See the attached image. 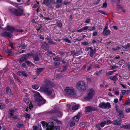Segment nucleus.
Wrapping results in <instances>:
<instances>
[{"mask_svg":"<svg viewBox=\"0 0 130 130\" xmlns=\"http://www.w3.org/2000/svg\"><path fill=\"white\" fill-rule=\"evenodd\" d=\"M90 21V19L89 18H87L86 21H85V22L86 23H88Z\"/></svg>","mask_w":130,"mask_h":130,"instance_id":"60","label":"nucleus"},{"mask_svg":"<svg viewBox=\"0 0 130 130\" xmlns=\"http://www.w3.org/2000/svg\"><path fill=\"white\" fill-rule=\"evenodd\" d=\"M73 103H71V104H69L67 105V106L68 107V108L69 109H71L72 108V107L73 106Z\"/></svg>","mask_w":130,"mask_h":130,"instance_id":"36","label":"nucleus"},{"mask_svg":"<svg viewBox=\"0 0 130 130\" xmlns=\"http://www.w3.org/2000/svg\"><path fill=\"white\" fill-rule=\"evenodd\" d=\"M6 92L7 93L8 95H10L11 94V91L10 88L9 87H7L6 88Z\"/></svg>","mask_w":130,"mask_h":130,"instance_id":"21","label":"nucleus"},{"mask_svg":"<svg viewBox=\"0 0 130 130\" xmlns=\"http://www.w3.org/2000/svg\"><path fill=\"white\" fill-rule=\"evenodd\" d=\"M71 122L70 123V126L71 127H73L75 125V122L73 120H71Z\"/></svg>","mask_w":130,"mask_h":130,"instance_id":"35","label":"nucleus"},{"mask_svg":"<svg viewBox=\"0 0 130 130\" xmlns=\"http://www.w3.org/2000/svg\"><path fill=\"white\" fill-rule=\"evenodd\" d=\"M34 54L32 53H28L26 55H27L28 58H29V57L30 56H32V57H33V55Z\"/></svg>","mask_w":130,"mask_h":130,"instance_id":"56","label":"nucleus"},{"mask_svg":"<svg viewBox=\"0 0 130 130\" xmlns=\"http://www.w3.org/2000/svg\"><path fill=\"white\" fill-rule=\"evenodd\" d=\"M60 127L59 126H55V127L54 128V130H59Z\"/></svg>","mask_w":130,"mask_h":130,"instance_id":"57","label":"nucleus"},{"mask_svg":"<svg viewBox=\"0 0 130 130\" xmlns=\"http://www.w3.org/2000/svg\"><path fill=\"white\" fill-rule=\"evenodd\" d=\"M62 0H57L56 3H62Z\"/></svg>","mask_w":130,"mask_h":130,"instance_id":"58","label":"nucleus"},{"mask_svg":"<svg viewBox=\"0 0 130 130\" xmlns=\"http://www.w3.org/2000/svg\"><path fill=\"white\" fill-rule=\"evenodd\" d=\"M54 60L55 61H59L60 60V57L58 56L55 57L54 58H53Z\"/></svg>","mask_w":130,"mask_h":130,"instance_id":"31","label":"nucleus"},{"mask_svg":"<svg viewBox=\"0 0 130 130\" xmlns=\"http://www.w3.org/2000/svg\"><path fill=\"white\" fill-rule=\"evenodd\" d=\"M120 48L119 46H117L116 47H113L112 48V50L113 51H117L120 49Z\"/></svg>","mask_w":130,"mask_h":130,"instance_id":"41","label":"nucleus"},{"mask_svg":"<svg viewBox=\"0 0 130 130\" xmlns=\"http://www.w3.org/2000/svg\"><path fill=\"white\" fill-rule=\"evenodd\" d=\"M86 65H84L81 68V70H84L86 68Z\"/></svg>","mask_w":130,"mask_h":130,"instance_id":"64","label":"nucleus"},{"mask_svg":"<svg viewBox=\"0 0 130 130\" xmlns=\"http://www.w3.org/2000/svg\"><path fill=\"white\" fill-rule=\"evenodd\" d=\"M13 76L14 79L17 80L18 82H20V80L19 79L18 77L15 74H13Z\"/></svg>","mask_w":130,"mask_h":130,"instance_id":"33","label":"nucleus"},{"mask_svg":"<svg viewBox=\"0 0 130 130\" xmlns=\"http://www.w3.org/2000/svg\"><path fill=\"white\" fill-rule=\"evenodd\" d=\"M82 28L83 30H86L88 29V27L87 26H86L83 27Z\"/></svg>","mask_w":130,"mask_h":130,"instance_id":"63","label":"nucleus"},{"mask_svg":"<svg viewBox=\"0 0 130 130\" xmlns=\"http://www.w3.org/2000/svg\"><path fill=\"white\" fill-rule=\"evenodd\" d=\"M96 129L97 130H101V128L100 127L99 124H97L96 125Z\"/></svg>","mask_w":130,"mask_h":130,"instance_id":"47","label":"nucleus"},{"mask_svg":"<svg viewBox=\"0 0 130 130\" xmlns=\"http://www.w3.org/2000/svg\"><path fill=\"white\" fill-rule=\"evenodd\" d=\"M118 75V74H117L113 76H111L109 78L114 81H116L118 79V78H117V77Z\"/></svg>","mask_w":130,"mask_h":130,"instance_id":"17","label":"nucleus"},{"mask_svg":"<svg viewBox=\"0 0 130 130\" xmlns=\"http://www.w3.org/2000/svg\"><path fill=\"white\" fill-rule=\"evenodd\" d=\"M95 94V91L92 89H89L87 92V94L85 97L86 100H89L91 99Z\"/></svg>","mask_w":130,"mask_h":130,"instance_id":"6","label":"nucleus"},{"mask_svg":"<svg viewBox=\"0 0 130 130\" xmlns=\"http://www.w3.org/2000/svg\"><path fill=\"white\" fill-rule=\"evenodd\" d=\"M104 107V109H108L109 108H111V105L109 103L107 102L106 103H105Z\"/></svg>","mask_w":130,"mask_h":130,"instance_id":"18","label":"nucleus"},{"mask_svg":"<svg viewBox=\"0 0 130 130\" xmlns=\"http://www.w3.org/2000/svg\"><path fill=\"white\" fill-rule=\"evenodd\" d=\"M97 110L96 107H95L88 106L85 107V112H89L92 111H95Z\"/></svg>","mask_w":130,"mask_h":130,"instance_id":"8","label":"nucleus"},{"mask_svg":"<svg viewBox=\"0 0 130 130\" xmlns=\"http://www.w3.org/2000/svg\"><path fill=\"white\" fill-rule=\"evenodd\" d=\"M32 88L35 90H37L39 88V86L36 85H33L32 86Z\"/></svg>","mask_w":130,"mask_h":130,"instance_id":"34","label":"nucleus"},{"mask_svg":"<svg viewBox=\"0 0 130 130\" xmlns=\"http://www.w3.org/2000/svg\"><path fill=\"white\" fill-rule=\"evenodd\" d=\"M15 29V28L12 26H7V30L10 31L11 33L13 32Z\"/></svg>","mask_w":130,"mask_h":130,"instance_id":"16","label":"nucleus"},{"mask_svg":"<svg viewBox=\"0 0 130 130\" xmlns=\"http://www.w3.org/2000/svg\"><path fill=\"white\" fill-rule=\"evenodd\" d=\"M40 90L41 91L46 93L48 95H50L52 93V95L50 96L51 99L55 97V93H52V90L50 88L48 84L43 85Z\"/></svg>","mask_w":130,"mask_h":130,"instance_id":"1","label":"nucleus"},{"mask_svg":"<svg viewBox=\"0 0 130 130\" xmlns=\"http://www.w3.org/2000/svg\"><path fill=\"white\" fill-rule=\"evenodd\" d=\"M89 48L90 50V55L91 57H92L95 52L96 50L95 48L93 49L92 47H89Z\"/></svg>","mask_w":130,"mask_h":130,"instance_id":"14","label":"nucleus"},{"mask_svg":"<svg viewBox=\"0 0 130 130\" xmlns=\"http://www.w3.org/2000/svg\"><path fill=\"white\" fill-rule=\"evenodd\" d=\"M105 103L104 102H101L99 105V106L102 108H105Z\"/></svg>","mask_w":130,"mask_h":130,"instance_id":"23","label":"nucleus"},{"mask_svg":"<svg viewBox=\"0 0 130 130\" xmlns=\"http://www.w3.org/2000/svg\"><path fill=\"white\" fill-rule=\"evenodd\" d=\"M22 57L25 61L27 60L28 58V56L26 55H23Z\"/></svg>","mask_w":130,"mask_h":130,"instance_id":"40","label":"nucleus"},{"mask_svg":"<svg viewBox=\"0 0 130 130\" xmlns=\"http://www.w3.org/2000/svg\"><path fill=\"white\" fill-rule=\"evenodd\" d=\"M57 110L56 108H54L52 110L45 111V114H48L50 115H52L55 114H56Z\"/></svg>","mask_w":130,"mask_h":130,"instance_id":"12","label":"nucleus"},{"mask_svg":"<svg viewBox=\"0 0 130 130\" xmlns=\"http://www.w3.org/2000/svg\"><path fill=\"white\" fill-rule=\"evenodd\" d=\"M120 127L121 128H123L125 129H130V124L122 125Z\"/></svg>","mask_w":130,"mask_h":130,"instance_id":"19","label":"nucleus"},{"mask_svg":"<svg viewBox=\"0 0 130 130\" xmlns=\"http://www.w3.org/2000/svg\"><path fill=\"white\" fill-rule=\"evenodd\" d=\"M110 31L108 30H103V34L106 36L109 35H110Z\"/></svg>","mask_w":130,"mask_h":130,"instance_id":"20","label":"nucleus"},{"mask_svg":"<svg viewBox=\"0 0 130 130\" xmlns=\"http://www.w3.org/2000/svg\"><path fill=\"white\" fill-rule=\"evenodd\" d=\"M52 0H44L43 4L47 6H48L49 8H51L52 7L51 6H50V4L52 2Z\"/></svg>","mask_w":130,"mask_h":130,"instance_id":"10","label":"nucleus"},{"mask_svg":"<svg viewBox=\"0 0 130 130\" xmlns=\"http://www.w3.org/2000/svg\"><path fill=\"white\" fill-rule=\"evenodd\" d=\"M40 55L37 54H34L32 57L34 61H39L40 60Z\"/></svg>","mask_w":130,"mask_h":130,"instance_id":"11","label":"nucleus"},{"mask_svg":"<svg viewBox=\"0 0 130 130\" xmlns=\"http://www.w3.org/2000/svg\"><path fill=\"white\" fill-rule=\"evenodd\" d=\"M60 64V62L59 61H55L54 62V64L55 66L59 65Z\"/></svg>","mask_w":130,"mask_h":130,"instance_id":"48","label":"nucleus"},{"mask_svg":"<svg viewBox=\"0 0 130 130\" xmlns=\"http://www.w3.org/2000/svg\"><path fill=\"white\" fill-rule=\"evenodd\" d=\"M56 115L59 117H61L62 116V114L61 112L57 110Z\"/></svg>","mask_w":130,"mask_h":130,"instance_id":"29","label":"nucleus"},{"mask_svg":"<svg viewBox=\"0 0 130 130\" xmlns=\"http://www.w3.org/2000/svg\"><path fill=\"white\" fill-rule=\"evenodd\" d=\"M47 40H48V43L49 44H55L56 43L52 41V40L50 38H46Z\"/></svg>","mask_w":130,"mask_h":130,"instance_id":"28","label":"nucleus"},{"mask_svg":"<svg viewBox=\"0 0 130 130\" xmlns=\"http://www.w3.org/2000/svg\"><path fill=\"white\" fill-rule=\"evenodd\" d=\"M1 36L6 37H8L11 38L13 36L12 35L11 33L5 31L1 33Z\"/></svg>","mask_w":130,"mask_h":130,"instance_id":"9","label":"nucleus"},{"mask_svg":"<svg viewBox=\"0 0 130 130\" xmlns=\"http://www.w3.org/2000/svg\"><path fill=\"white\" fill-rule=\"evenodd\" d=\"M17 126L19 128H20L21 127H24V126L23 124H18L17 125Z\"/></svg>","mask_w":130,"mask_h":130,"instance_id":"42","label":"nucleus"},{"mask_svg":"<svg viewBox=\"0 0 130 130\" xmlns=\"http://www.w3.org/2000/svg\"><path fill=\"white\" fill-rule=\"evenodd\" d=\"M113 73L112 71H109L106 73V75L108 76L109 75H111Z\"/></svg>","mask_w":130,"mask_h":130,"instance_id":"46","label":"nucleus"},{"mask_svg":"<svg viewBox=\"0 0 130 130\" xmlns=\"http://www.w3.org/2000/svg\"><path fill=\"white\" fill-rule=\"evenodd\" d=\"M5 51L6 52L9 54H11L12 52V51L9 50L8 49L6 50Z\"/></svg>","mask_w":130,"mask_h":130,"instance_id":"53","label":"nucleus"},{"mask_svg":"<svg viewBox=\"0 0 130 130\" xmlns=\"http://www.w3.org/2000/svg\"><path fill=\"white\" fill-rule=\"evenodd\" d=\"M119 116L121 118H123L124 117V116L123 114V111H119Z\"/></svg>","mask_w":130,"mask_h":130,"instance_id":"24","label":"nucleus"},{"mask_svg":"<svg viewBox=\"0 0 130 130\" xmlns=\"http://www.w3.org/2000/svg\"><path fill=\"white\" fill-rule=\"evenodd\" d=\"M26 63H27V64L29 66H33L34 65L33 64H32V62L29 61H26Z\"/></svg>","mask_w":130,"mask_h":130,"instance_id":"39","label":"nucleus"},{"mask_svg":"<svg viewBox=\"0 0 130 130\" xmlns=\"http://www.w3.org/2000/svg\"><path fill=\"white\" fill-rule=\"evenodd\" d=\"M105 124L108 125L111 123V122L110 120H107L106 121H104Z\"/></svg>","mask_w":130,"mask_h":130,"instance_id":"37","label":"nucleus"},{"mask_svg":"<svg viewBox=\"0 0 130 130\" xmlns=\"http://www.w3.org/2000/svg\"><path fill=\"white\" fill-rule=\"evenodd\" d=\"M18 75L20 76H21L22 75H23L25 77L27 76V74L23 71H20L18 72L17 73Z\"/></svg>","mask_w":130,"mask_h":130,"instance_id":"13","label":"nucleus"},{"mask_svg":"<svg viewBox=\"0 0 130 130\" xmlns=\"http://www.w3.org/2000/svg\"><path fill=\"white\" fill-rule=\"evenodd\" d=\"M79 120V119L77 117L75 116L71 119V120H73L75 122H78Z\"/></svg>","mask_w":130,"mask_h":130,"instance_id":"26","label":"nucleus"},{"mask_svg":"<svg viewBox=\"0 0 130 130\" xmlns=\"http://www.w3.org/2000/svg\"><path fill=\"white\" fill-rule=\"evenodd\" d=\"M5 105L3 104L0 103V108L1 109H3L5 108Z\"/></svg>","mask_w":130,"mask_h":130,"instance_id":"50","label":"nucleus"},{"mask_svg":"<svg viewBox=\"0 0 130 130\" xmlns=\"http://www.w3.org/2000/svg\"><path fill=\"white\" fill-rule=\"evenodd\" d=\"M88 30L89 31H94L95 30V28L94 26L93 27L89 26L88 27Z\"/></svg>","mask_w":130,"mask_h":130,"instance_id":"27","label":"nucleus"},{"mask_svg":"<svg viewBox=\"0 0 130 130\" xmlns=\"http://www.w3.org/2000/svg\"><path fill=\"white\" fill-rule=\"evenodd\" d=\"M24 101L27 104L28 103L29 101V100L27 98H25L24 100Z\"/></svg>","mask_w":130,"mask_h":130,"instance_id":"45","label":"nucleus"},{"mask_svg":"<svg viewBox=\"0 0 130 130\" xmlns=\"http://www.w3.org/2000/svg\"><path fill=\"white\" fill-rule=\"evenodd\" d=\"M98 11L100 13L104 14H106V13L105 12L103 11L102 10H100Z\"/></svg>","mask_w":130,"mask_h":130,"instance_id":"59","label":"nucleus"},{"mask_svg":"<svg viewBox=\"0 0 130 130\" xmlns=\"http://www.w3.org/2000/svg\"><path fill=\"white\" fill-rule=\"evenodd\" d=\"M64 40L65 42L69 43H71V41L68 38H65L64 39Z\"/></svg>","mask_w":130,"mask_h":130,"instance_id":"49","label":"nucleus"},{"mask_svg":"<svg viewBox=\"0 0 130 130\" xmlns=\"http://www.w3.org/2000/svg\"><path fill=\"white\" fill-rule=\"evenodd\" d=\"M76 87L78 90L83 91L86 90V85L84 82L81 81L77 84Z\"/></svg>","mask_w":130,"mask_h":130,"instance_id":"5","label":"nucleus"},{"mask_svg":"<svg viewBox=\"0 0 130 130\" xmlns=\"http://www.w3.org/2000/svg\"><path fill=\"white\" fill-rule=\"evenodd\" d=\"M9 10L12 14L17 16H21L23 15V10L20 8H19L18 9H16L10 7Z\"/></svg>","mask_w":130,"mask_h":130,"instance_id":"3","label":"nucleus"},{"mask_svg":"<svg viewBox=\"0 0 130 130\" xmlns=\"http://www.w3.org/2000/svg\"><path fill=\"white\" fill-rule=\"evenodd\" d=\"M41 123L43 126H46V130H53L54 127V123L53 122L51 123V125H49L47 123L46 124L45 122L44 121H41Z\"/></svg>","mask_w":130,"mask_h":130,"instance_id":"7","label":"nucleus"},{"mask_svg":"<svg viewBox=\"0 0 130 130\" xmlns=\"http://www.w3.org/2000/svg\"><path fill=\"white\" fill-rule=\"evenodd\" d=\"M98 35V33L96 31H95L93 32L92 34V36H95Z\"/></svg>","mask_w":130,"mask_h":130,"instance_id":"61","label":"nucleus"},{"mask_svg":"<svg viewBox=\"0 0 130 130\" xmlns=\"http://www.w3.org/2000/svg\"><path fill=\"white\" fill-rule=\"evenodd\" d=\"M18 60L19 61L20 63H21L25 60L22 58V57L18 59Z\"/></svg>","mask_w":130,"mask_h":130,"instance_id":"38","label":"nucleus"},{"mask_svg":"<svg viewBox=\"0 0 130 130\" xmlns=\"http://www.w3.org/2000/svg\"><path fill=\"white\" fill-rule=\"evenodd\" d=\"M74 103H73L72 109L73 110L75 111L78 109V106L74 105Z\"/></svg>","mask_w":130,"mask_h":130,"instance_id":"25","label":"nucleus"},{"mask_svg":"<svg viewBox=\"0 0 130 130\" xmlns=\"http://www.w3.org/2000/svg\"><path fill=\"white\" fill-rule=\"evenodd\" d=\"M64 91L66 95L71 97H74L76 95L75 92L72 87H66L64 89Z\"/></svg>","mask_w":130,"mask_h":130,"instance_id":"4","label":"nucleus"},{"mask_svg":"<svg viewBox=\"0 0 130 130\" xmlns=\"http://www.w3.org/2000/svg\"><path fill=\"white\" fill-rule=\"evenodd\" d=\"M34 96L35 98V103L37 105L40 106L45 103V100L42 98L39 92H35L34 93Z\"/></svg>","mask_w":130,"mask_h":130,"instance_id":"2","label":"nucleus"},{"mask_svg":"<svg viewBox=\"0 0 130 130\" xmlns=\"http://www.w3.org/2000/svg\"><path fill=\"white\" fill-rule=\"evenodd\" d=\"M105 124L104 121L102 122L100 124V125L102 127H103Z\"/></svg>","mask_w":130,"mask_h":130,"instance_id":"43","label":"nucleus"},{"mask_svg":"<svg viewBox=\"0 0 130 130\" xmlns=\"http://www.w3.org/2000/svg\"><path fill=\"white\" fill-rule=\"evenodd\" d=\"M88 44V43L86 42H84L82 44L83 45H86Z\"/></svg>","mask_w":130,"mask_h":130,"instance_id":"54","label":"nucleus"},{"mask_svg":"<svg viewBox=\"0 0 130 130\" xmlns=\"http://www.w3.org/2000/svg\"><path fill=\"white\" fill-rule=\"evenodd\" d=\"M56 25L57 26L59 27H62V23L60 22L59 21H57L56 22Z\"/></svg>","mask_w":130,"mask_h":130,"instance_id":"30","label":"nucleus"},{"mask_svg":"<svg viewBox=\"0 0 130 130\" xmlns=\"http://www.w3.org/2000/svg\"><path fill=\"white\" fill-rule=\"evenodd\" d=\"M107 6V4L106 3H104L103 5V6L105 8H106Z\"/></svg>","mask_w":130,"mask_h":130,"instance_id":"62","label":"nucleus"},{"mask_svg":"<svg viewBox=\"0 0 130 130\" xmlns=\"http://www.w3.org/2000/svg\"><path fill=\"white\" fill-rule=\"evenodd\" d=\"M82 115V113L80 112H79L78 113V114L76 116L77 117H78L79 119L80 117Z\"/></svg>","mask_w":130,"mask_h":130,"instance_id":"55","label":"nucleus"},{"mask_svg":"<svg viewBox=\"0 0 130 130\" xmlns=\"http://www.w3.org/2000/svg\"><path fill=\"white\" fill-rule=\"evenodd\" d=\"M43 69L42 68H39L36 71V73L37 74H39L43 70Z\"/></svg>","mask_w":130,"mask_h":130,"instance_id":"32","label":"nucleus"},{"mask_svg":"<svg viewBox=\"0 0 130 130\" xmlns=\"http://www.w3.org/2000/svg\"><path fill=\"white\" fill-rule=\"evenodd\" d=\"M16 111L15 110L13 109H10L8 112V114L9 115V117L11 118L14 115V113Z\"/></svg>","mask_w":130,"mask_h":130,"instance_id":"15","label":"nucleus"},{"mask_svg":"<svg viewBox=\"0 0 130 130\" xmlns=\"http://www.w3.org/2000/svg\"><path fill=\"white\" fill-rule=\"evenodd\" d=\"M24 116L26 118H28L29 119L30 118V115L27 113H25L24 114Z\"/></svg>","mask_w":130,"mask_h":130,"instance_id":"44","label":"nucleus"},{"mask_svg":"<svg viewBox=\"0 0 130 130\" xmlns=\"http://www.w3.org/2000/svg\"><path fill=\"white\" fill-rule=\"evenodd\" d=\"M129 46H130V45H129V43H128L125 46H122L123 48H124L125 49H126V48H128L129 47Z\"/></svg>","mask_w":130,"mask_h":130,"instance_id":"51","label":"nucleus"},{"mask_svg":"<svg viewBox=\"0 0 130 130\" xmlns=\"http://www.w3.org/2000/svg\"><path fill=\"white\" fill-rule=\"evenodd\" d=\"M113 123L116 125H119L121 124V123L120 121L117 120L113 121L112 122Z\"/></svg>","mask_w":130,"mask_h":130,"instance_id":"22","label":"nucleus"},{"mask_svg":"<svg viewBox=\"0 0 130 130\" xmlns=\"http://www.w3.org/2000/svg\"><path fill=\"white\" fill-rule=\"evenodd\" d=\"M92 64H91L90 66L88 67L87 69V71H89L92 68Z\"/></svg>","mask_w":130,"mask_h":130,"instance_id":"52","label":"nucleus"}]
</instances>
